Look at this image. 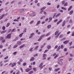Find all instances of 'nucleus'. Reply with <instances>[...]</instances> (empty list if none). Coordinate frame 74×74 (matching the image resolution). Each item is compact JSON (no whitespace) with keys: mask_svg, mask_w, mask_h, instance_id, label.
<instances>
[{"mask_svg":"<svg viewBox=\"0 0 74 74\" xmlns=\"http://www.w3.org/2000/svg\"><path fill=\"white\" fill-rule=\"evenodd\" d=\"M45 36V34H43V35H41L39 37V39L38 40V41H40L41 40V39H42V38H43V37H44V36Z\"/></svg>","mask_w":74,"mask_h":74,"instance_id":"obj_1","label":"nucleus"},{"mask_svg":"<svg viewBox=\"0 0 74 74\" xmlns=\"http://www.w3.org/2000/svg\"><path fill=\"white\" fill-rule=\"evenodd\" d=\"M69 41L70 40H68L63 42V43L65 44H68V42H69Z\"/></svg>","mask_w":74,"mask_h":74,"instance_id":"obj_2","label":"nucleus"},{"mask_svg":"<svg viewBox=\"0 0 74 74\" xmlns=\"http://www.w3.org/2000/svg\"><path fill=\"white\" fill-rule=\"evenodd\" d=\"M16 62H14L12 64L11 66L12 67H14V66H16Z\"/></svg>","mask_w":74,"mask_h":74,"instance_id":"obj_3","label":"nucleus"},{"mask_svg":"<svg viewBox=\"0 0 74 74\" xmlns=\"http://www.w3.org/2000/svg\"><path fill=\"white\" fill-rule=\"evenodd\" d=\"M7 38L9 39L11 38V34H8L7 36Z\"/></svg>","mask_w":74,"mask_h":74,"instance_id":"obj_4","label":"nucleus"},{"mask_svg":"<svg viewBox=\"0 0 74 74\" xmlns=\"http://www.w3.org/2000/svg\"><path fill=\"white\" fill-rule=\"evenodd\" d=\"M52 17H50L49 18V21H48V23H49L50 22L52 21Z\"/></svg>","mask_w":74,"mask_h":74,"instance_id":"obj_5","label":"nucleus"},{"mask_svg":"<svg viewBox=\"0 0 74 74\" xmlns=\"http://www.w3.org/2000/svg\"><path fill=\"white\" fill-rule=\"evenodd\" d=\"M18 38H19V37H17L15 39H14L13 41V42H14L15 41H16V40H18Z\"/></svg>","mask_w":74,"mask_h":74,"instance_id":"obj_6","label":"nucleus"},{"mask_svg":"<svg viewBox=\"0 0 74 74\" xmlns=\"http://www.w3.org/2000/svg\"><path fill=\"white\" fill-rule=\"evenodd\" d=\"M25 46V44H24L22 45L21 46H20L19 48H20V49H21V48H23V47H24Z\"/></svg>","mask_w":74,"mask_h":74,"instance_id":"obj_7","label":"nucleus"},{"mask_svg":"<svg viewBox=\"0 0 74 74\" xmlns=\"http://www.w3.org/2000/svg\"><path fill=\"white\" fill-rule=\"evenodd\" d=\"M32 69H25V71L26 72H29V71H30Z\"/></svg>","mask_w":74,"mask_h":74,"instance_id":"obj_8","label":"nucleus"},{"mask_svg":"<svg viewBox=\"0 0 74 74\" xmlns=\"http://www.w3.org/2000/svg\"><path fill=\"white\" fill-rule=\"evenodd\" d=\"M29 15L31 16H36V14H35L33 13H32V14H29Z\"/></svg>","mask_w":74,"mask_h":74,"instance_id":"obj_9","label":"nucleus"},{"mask_svg":"<svg viewBox=\"0 0 74 74\" xmlns=\"http://www.w3.org/2000/svg\"><path fill=\"white\" fill-rule=\"evenodd\" d=\"M17 44H18V45H21V44H22V43L21 41H18L17 42Z\"/></svg>","mask_w":74,"mask_h":74,"instance_id":"obj_10","label":"nucleus"},{"mask_svg":"<svg viewBox=\"0 0 74 74\" xmlns=\"http://www.w3.org/2000/svg\"><path fill=\"white\" fill-rule=\"evenodd\" d=\"M73 10H71L69 13V15H71L72 14H73Z\"/></svg>","mask_w":74,"mask_h":74,"instance_id":"obj_11","label":"nucleus"},{"mask_svg":"<svg viewBox=\"0 0 74 74\" xmlns=\"http://www.w3.org/2000/svg\"><path fill=\"white\" fill-rule=\"evenodd\" d=\"M60 49V46H59L57 49L56 51L58 52L59 51V49Z\"/></svg>","mask_w":74,"mask_h":74,"instance_id":"obj_12","label":"nucleus"},{"mask_svg":"<svg viewBox=\"0 0 74 74\" xmlns=\"http://www.w3.org/2000/svg\"><path fill=\"white\" fill-rule=\"evenodd\" d=\"M4 16V14H3L0 16V20L3 19V18Z\"/></svg>","mask_w":74,"mask_h":74,"instance_id":"obj_13","label":"nucleus"},{"mask_svg":"<svg viewBox=\"0 0 74 74\" xmlns=\"http://www.w3.org/2000/svg\"><path fill=\"white\" fill-rule=\"evenodd\" d=\"M34 58L33 57H32L30 59V61H33V60H34Z\"/></svg>","mask_w":74,"mask_h":74,"instance_id":"obj_14","label":"nucleus"},{"mask_svg":"<svg viewBox=\"0 0 74 74\" xmlns=\"http://www.w3.org/2000/svg\"><path fill=\"white\" fill-rule=\"evenodd\" d=\"M61 32H60L59 34L57 35V36H56V38H58V37H59V35H60V33Z\"/></svg>","mask_w":74,"mask_h":74,"instance_id":"obj_15","label":"nucleus"},{"mask_svg":"<svg viewBox=\"0 0 74 74\" xmlns=\"http://www.w3.org/2000/svg\"><path fill=\"white\" fill-rule=\"evenodd\" d=\"M72 7H73V6H70L68 9V11H70V10H71V8H72Z\"/></svg>","mask_w":74,"mask_h":74,"instance_id":"obj_16","label":"nucleus"},{"mask_svg":"<svg viewBox=\"0 0 74 74\" xmlns=\"http://www.w3.org/2000/svg\"><path fill=\"white\" fill-rule=\"evenodd\" d=\"M10 23H8L6 25V27H8L10 26Z\"/></svg>","mask_w":74,"mask_h":74,"instance_id":"obj_17","label":"nucleus"},{"mask_svg":"<svg viewBox=\"0 0 74 74\" xmlns=\"http://www.w3.org/2000/svg\"><path fill=\"white\" fill-rule=\"evenodd\" d=\"M65 23H66V22H65V20L64 21L63 23H62V26H64V25H65Z\"/></svg>","mask_w":74,"mask_h":74,"instance_id":"obj_18","label":"nucleus"},{"mask_svg":"<svg viewBox=\"0 0 74 74\" xmlns=\"http://www.w3.org/2000/svg\"><path fill=\"white\" fill-rule=\"evenodd\" d=\"M40 21H38L37 23L36 24V26H37L40 23Z\"/></svg>","mask_w":74,"mask_h":74,"instance_id":"obj_19","label":"nucleus"},{"mask_svg":"<svg viewBox=\"0 0 74 74\" xmlns=\"http://www.w3.org/2000/svg\"><path fill=\"white\" fill-rule=\"evenodd\" d=\"M59 31H56L55 33V35L56 36V35H57L58 34V33H59Z\"/></svg>","mask_w":74,"mask_h":74,"instance_id":"obj_20","label":"nucleus"},{"mask_svg":"<svg viewBox=\"0 0 74 74\" xmlns=\"http://www.w3.org/2000/svg\"><path fill=\"white\" fill-rule=\"evenodd\" d=\"M58 64H60L61 65L63 63H62V61H60L58 62Z\"/></svg>","mask_w":74,"mask_h":74,"instance_id":"obj_21","label":"nucleus"},{"mask_svg":"<svg viewBox=\"0 0 74 74\" xmlns=\"http://www.w3.org/2000/svg\"><path fill=\"white\" fill-rule=\"evenodd\" d=\"M46 8V7H44L41 9H40V10H45V9Z\"/></svg>","mask_w":74,"mask_h":74,"instance_id":"obj_22","label":"nucleus"},{"mask_svg":"<svg viewBox=\"0 0 74 74\" xmlns=\"http://www.w3.org/2000/svg\"><path fill=\"white\" fill-rule=\"evenodd\" d=\"M47 28H48V29H49V28H51V25H48L47 26Z\"/></svg>","mask_w":74,"mask_h":74,"instance_id":"obj_23","label":"nucleus"},{"mask_svg":"<svg viewBox=\"0 0 74 74\" xmlns=\"http://www.w3.org/2000/svg\"><path fill=\"white\" fill-rule=\"evenodd\" d=\"M9 60H5L3 61L4 63H7V62H8Z\"/></svg>","mask_w":74,"mask_h":74,"instance_id":"obj_24","label":"nucleus"},{"mask_svg":"<svg viewBox=\"0 0 74 74\" xmlns=\"http://www.w3.org/2000/svg\"><path fill=\"white\" fill-rule=\"evenodd\" d=\"M23 34V33H22L19 35V37H21L22 36Z\"/></svg>","mask_w":74,"mask_h":74,"instance_id":"obj_25","label":"nucleus"},{"mask_svg":"<svg viewBox=\"0 0 74 74\" xmlns=\"http://www.w3.org/2000/svg\"><path fill=\"white\" fill-rule=\"evenodd\" d=\"M51 47V45H48L47 46V49H50V48Z\"/></svg>","mask_w":74,"mask_h":74,"instance_id":"obj_26","label":"nucleus"},{"mask_svg":"<svg viewBox=\"0 0 74 74\" xmlns=\"http://www.w3.org/2000/svg\"><path fill=\"white\" fill-rule=\"evenodd\" d=\"M60 15V13H59L58 14H57V15H56V18H57V17L58 16H59V15Z\"/></svg>","mask_w":74,"mask_h":74,"instance_id":"obj_27","label":"nucleus"},{"mask_svg":"<svg viewBox=\"0 0 74 74\" xmlns=\"http://www.w3.org/2000/svg\"><path fill=\"white\" fill-rule=\"evenodd\" d=\"M43 65V63L42 62L40 64V65H39V67H40L41 66H42Z\"/></svg>","mask_w":74,"mask_h":74,"instance_id":"obj_28","label":"nucleus"},{"mask_svg":"<svg viewBox=\"0 0 74 74\" xmlns=\"http://www.w3.org/2000/svg\"><path fill=\"white\" fill-rule=\"evenodd\" d=\"M56 14H57V13H56L54 14L53 16V18H55V16Z\"/></svg>","mask_w":74,"mask_h":74,"instance_id":"obj_29","label":"nucleus"},{"mask_svg":"<svg viewBox=\"0 0 74 74\" xmlns=\"http://www.w3.org/2000/svg\"><path fill=\"white\" fill-rule=\"evenodd\" d=\"M4 39V38L3 37H0V40H2Z\"/></svg>","mask_w":74,"mask_h":74,"instance_id":"obj_30","label":"nucleus"},{"mask_svg":"<svg viewBox=\"0 0 74 74\" xmlns=\"http://www.w3.org/2000/svg\"><path fill=\"white\" fill-rule=\"evenodd\" d=\"M61 9H62V10H66V8H64L63 7H62Z\"/></svg>","mask_w":74,"mask_h":74,"instance_id":"obj_31","label":"nucleus"},{"mask_svg":"<svg viewBox=\"0 0 74 74\" xmlns=\"http://www.w3.org/2000/svg\"><path fill=\"white\" fill-rule=\"evenodd\" d=\"M34 35V33H32L30 34V36H32V37H33V36Z\"/></svg>","mask_w":74,"mask_h":74,"instance_id":"obj_32","label":"nucleus"},{"mask_svg":"<svg viewBox=\"0 0 74 74\" xmlns=\"http://www.w3.org/2000/svg\"><path fill=\"white\" fill-rule=\"evenodd\" d=\"M18 45H15L13 47V48H16L17 47H18Z\"/></svg>","mask_w":74,"mask_h":74,"instance_id":"obj_33","label":"nucleus"},{"mask_svg":"<svg viewBox=\"0 0 74 74\" xmlns=\"http://www.w3.org/2000/svg\"><path fill=\"white\" fill-rule=\"evenodd\" d=\"M33 71H30V72H29V73H28V74H32V73H33Z\"/></svg>","mask_w":74,"mask_h":74,"instance_id":"obj_34","label":"nucleus"},{"mask_svg":"<svg viewBox=\"0 0 74 74\" xmlns=\"http://www.w3.org/2000/svg\"><path fill=\"white\" fill-rule=\"evenodd\" d=\"M67 3L66 2L64 5V6H67Z\"/></svg>","mask_w":74,"mask_h":74,"instance_id":"obj_35","label":"nucleus"},{"mask_svg":"<svg viewBox=\"0 0 74 74\" xmlns=\"http://www.w3.org/2000/svg\"><path fill=\"white\" fill-rule=\"evenodd\" d=\"M45 16H43L41 17L40 18V19H43L44 18H45Z\"/></svg>","mask_w":74,"mask_h":74,"instance_id":"obj_36","label":"nucleus"},{"mask_svg":"<svg viewBox=\"0 0 74 74\" xmlns=\"http://www.w3.org/2000/svg\"><path fill=\"white\" fill-rule=\"evenodd\" d=\"M73 23V20L71 19L69 21V23Z\"/></svg>","mask_w":74,"mask_h":74,"instance_id":"obj_37","label":"nucleus"},{"mask_svg":"<svg viewBox=\"0 0 74 74\" xmlns=\"http://www.w3.org/2000/svg\"><path fill=\"white\" fill-rule=\"evenodd\" d=\"M23 32H24V33H25V32H26V28H25L24 29Z\"/></svg>","mask_w":74,"mask_h":74,"instance_id":"obj_38","label":"nucleus"},{"mask_svg":"<svg viewBox=\"0 0 74 74\" xmlns=\"http://www.w3.org/2000/svg\"><path fill=\"white\" fill-rule=\"evenodd\" d=\"M38 48V46H36L35 48L34 49V50H35L36 49H37V48Z\"/></svg>","mask_w":74,"mask_h":74,"instance_id":"obj_39","label":"nucleus"},{"mask_svg":"<svg viewBox=\"0 0 74 74\" xmlns=\"http://www.w3.org/2000/svg\"><path fill=\"white\" fill-rule=\"evenodd\" d=\"M26 65V63L25 62L23 64V66H25Z\"/></svg>","mask_w":74,"mask_h":74,"instance_id":"obj_40","label":"nucleus"},{"mask_svg":"<svg viewBox=\"0 0 74 74\" xmlns=\"http://www.w3.org/2000/svg\"><path fill=\"white\" fill-rule=\"evenodd\" d=\"M49 35H50V34L49 33H48L46 35V37H48V36H49Z\"/></svg>","mask_w":74,"mask_h":74,"instance_id":"obj_41","label":"nucleus"},{"mask_svg":"<svg viewBox=\"0 0 74 74\" xmlns=\"http://www.w3.org/2000/svg\"><path fill=\"white\" fill-rule=\"evenodd\" d=\"M33 48H32L29 49V51L30 52H32V51H33Z\"/></svg>","mask_w":74,"mask_h":74,"instance_id":"obj_42","label":"nucleus"},{"mask_svg":"<svg viewBox=\"0 0 74 74\" xmlns=\"http://www.w3.org/2000/svg\"><path fill=\"white\" fill-rule=\"evenodd\" d=\"M34 22V21H32L30 22V24H32V23H33Z\"/></svg>","mask_w":74,"mask_h":74,"instance_id":"obj_43","label":"nucleus"},{"mask_svg":"<svg viewBox=\"0 0 74 74\" xmlns=\"http://www.w3.org/2000/svg\"><path fill=\"white\" fill-rule=\"evenodd\" d=\"M26 40V39L25 38H22L20 39V40L21 41H23V40Z\"/></svg>","mask_w":74,"mask_h":74,"instance_id":"obj_44","label":"nucleus"},{"mask_svg":"<svg viewBox=\"0 0 74 74\" xmlns=\"http://www.w3.org/2000/svg\"><path fill=\"white\" fill-rule=\"evenodd\" d=\"M43 55V58H45V56H47V54H44Z\"/></svg>","mask_w":74,"mask_h":74,"instance_id":"obj_45","label":"nucleus"},{"mask_svg":"<svg viewBox=\"0 0 74 74\" xmlns=\"http://www.w3.org/2000/svg\"><path fill=\"white\" fill-rule=\"evenodd\" d=\"M51 4V3L49 2H48L47 3V5H50Z\"/></svg>","mask_w":74,"mask_h":74,"instance_id":"obj_46","label":"nucleus"},{"mask_svg":"<svg viewBox=\"0 0 74 74\" xmlns=\"http://www.w3.org/2000/svg\"><path fill=\"white\" fill-rule=\"evenodd\" d=\"M15 30V29H14L12 30L11 32H14Z\"/></svg>","mask_w":74,"mask_h":74,"instance_id":"obj_47","label":"nucleus"},{"mask_svg":"<svg viewBox=\"0 0 74 74\" xmlns=\"http://www.w3.org/2000/svg\"><path fill=\"white\" fill-rule=\"evenodd\" d=\"M14 22H18V21H19V20H16V19H14Z\"/></svg>","mask_w":74,"mask_h":74,"instance_id":"obj_48","label":"nucleus"},{"mask_svg":"<svg viewBox=\"0 0 74 74\" xmlns=\"http://www.w3.org/2000/svg\"><path fill=\"white\" fill-rule=\"evenodd\" d=\"M69 61H71V60H73V58H69Z\"/></svg>","mask_w":74,"mask_h":74,"instance_id":"obj_49","label":"nucleus"},{"mask_svg":"<svg viewBox=\"0 0 74 74\" xmlns=\"http://www.w3.org/2000/svg\"><path fill=\"white\" fill-rule=\"evenodd\" d=\"M63 37V35H61L59 37V38H61V37Z\"/></svg>","mask_w":74,"mask_h":74,"instance_id":"obj_50","label":"nucleus"},{"mask_svg":"<svg viewBox=\"0 0 74 74\" xmlns=\"http://www.w3.org/2000/svg\"><path fill=\"white\" fill-rule=\"evenodd\" d=\"M48 19H49L48 18H47L45 19V22H47V21H48Z\"/></svg>","mask_w":74,"mask_h":74,"instance_id":"obj_51","label":"nucleus"},{"mask_svg":"<svg viewBox=\"0 0 74 74\" xmlns=\"http://www.w3.org/2000/svg\"><path fill=\"white\" fill-rule=\"evenodd\" d=\"M58 54H57L55 57H54V58L55 59H56V57H58Z\"/></svg>","mask_w":74,"mask_h":74,"instance_id":"obj_52","label":"nucleus"},{"mask_svg":"<svg viewBox=\"0 0 74 74\" xmlns=\"http://www.w3.org/2000/svg\"><path fill=\"white\" fill-rule=\"evenodd\" d=\"M5 26H3V27H2V29L3 30H5Z\"/></svg>","mask_w":74,"mask_h":74,"instance_id":"obj_53","label":"nucleus"},{"mask_svg":"<svg viewBox=\"0 0 74 74\" xmlns=\"http://www.w3.org/2000/svg\"><path fill=\"white\" fill-rule=\"evenodd\" d=\"M8 58V56H7L5 58H4V59L5 60V59H7Z\"/></svg>","mask_w":74,"mask_h":74,"instance_id":"obj_54","label":"nucleus"},{"mask_svg":"<svg viewBox=\"0 0 74 74\" xmlns=\"http://www.w3.org/2000/svg\"><path fill=\"white\" fill-rule=\"evenodd\" d=\"M48 50H45L44 52V53H46V52H48Z\"/></svg>","mask_w":74,"mask_h":74,"instance_id":"obj_55","label":"nucleus"},{"mask_svg":"<svg viewBox=\"0 0 74 74\" xmlns=\"http://www.w3.org/2000/svg\"><path fill=\"white\" fill-rule=\"evenodd\" d=\"M9 2H8L6 3L5 4V5H8V3H9Z\"/></svg>","mask_w":74,"mask_h":74,"instance_id":"obj_56","label":"nucleus"},{"mask_svg":"<svg viewBox=\"0 0 74 74\" xmlns=\"http://www.w3.org/2000/svg\"><path fill=\"white\" fill-rule=\"evenodd\" d=\"M3 8H2L0 9V12H1L2 11H3Z\"/></svg>","mask_w":74,"mask_h":74,"instance_id":"obj_57","label":"nucleus"},{"mask_svg":"<svg viewBox=\"0 0 74 74\" xmlns=\"http://www.w3.org/2000/svg\"><path fill=\"white\" fill-rule=\"evenodd\" d=\"M5 33V31H1V34H3V33Z\"/></svg>","mask_w":74,"mask_h":74,"instance_id":"obj_58","label":"nucleus"},{"mask_svg":"<svg viewBox=\"0 0 74 74\" xmlns=\"http://www.w3.org/2000/svg\"><path fill=\"white\" fill-rule=\"evenodd\" d=\"M37 44H38V43L37 42L34 43V45H37Z\"/></svg>","mask_w":74,"mask_h":74,"instance_id":"obj_59","label":"nucleus"},{"mask_svg":"<svg viewBox=\"0 0 74 74\" xmlns=\"http://www.w3.org/2000/svg\"><path fill=\"white\" fill-rule=\"evenodd\" d=\"M64 51H67V48H65L64 49Z\"/></svg>","mask_w":74,"mask_h":74,"instance_id":"obj_60","label":"nucleus"},{"mask_svg":"<svg viewBox=\"0 0 74 74\" xmlns=\"http://www.w3.org/2000/svg\"><path fill=\"white\" fill-rule=\"evenodd\" d=\"M57 21H58V19H56L54 20V22H57Z\"/></svg>","mask_w":74,"mask_h":74,"instance_id":"obj_61","label":"nucleus"},{"mask_svg":"<svg viewBox=\"0 0 74 74\" xmlns=\"http://www.w3.org/2000/svg\"><path fill=\"white\" fill-rule=\"evenodd\" d=\"M65 2L64 1H63L62 2V4L63 5L64 4Z\"/></svg>","mask_w":74,"mask_h":74,"instance_id":"obj_62","label":"nucleus"},{"mask_svg":"<svg viewBox=\"0 0 74 74\" xmlns=\"http://www.w3.org/2000/svg\"><path fill=\"white\" fill-rule=\"evenodd\" d=\"M5 39H4V40H2V42H5Z\"/></svg>","mask_w":74,"mask_h":74,"instance_id":"obj_63","label":"nucleus"},{"mask_svg":"<svg viewBox=\"0 0 74 74\" xmlns=\"http://www.w3.org/2000/svg\"><path fill=\"white\" fill-rule=\"evenodd\" d=\"M72 36H74V32H73L72 34Z\"/></svg>","mask_w":74,"mask_h":74,"instance_id":"obj_64","label":"nucleus"}]
</instances>
